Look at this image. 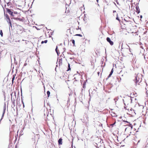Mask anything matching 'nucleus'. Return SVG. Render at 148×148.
I'll return each instance as SVG.
<instances>
[{
	"mask_svg": "<svg viewBox=\"0 0 148 148\" xmlns=\"http://www.w3.org/2000/svg\"><path fill=\"white\" fill-rule=\"evenodd\" d=\"M129 23V24H131V21H128V22Z\"/></svg>",
	"mask_w": 148,
	"mask_h": 148,
	"instance_id": "7c9ffc66",
	"label": "nucleus"
},
{
	"mask_svg": "<svg viewBox=\"0 0 148 148\" xmlns=\"http://www.w3.org/2000/svg\"><path fill=\"white\" fill-rule=\"evenodd\" d=\"M129 103H130V99H129Z\"/></svg>",
	"mask_w": 148,
	"mask_h": 148,
	"instance_id": "72a5a7b5",
	"label": "nucleus"
},
{
	"mask_svg": "<svg viewBox=\"0 0 148 148\" xmlns=\"http://www.w3.org/2000/svg\"><path fill=\"white\" fill-rule=\"evenodd\" d=\"M113 69H112L110 73V74H109L108 76V77H110L111 75H112V73H113Z\"/></svg>",
	"mask_w": 148,
	"mask_h": 148,
	"instance_id": "2eb2a0df",
	"label": "nucleus"
},
{
	"mask_svg": "<svg viewBox=\"0 0 148 148\" xmlns=\"http://www.w3.org/2000/svg\"><path fill=\"white\" fill-rule=\"evenodd\" d=\"M23 134V130H21L20 132V136H21Z\"/></svg>",
	"mask_w": 148,
	"mask_h": 148,
	"instance_id": "dca6fc26",
	"label": "nucleus"
},
{
	"mask_svg": "<svg viewBox=\"0 0 148 148\" xmlns=\"http://www.w3.org/2000/svg\"><path fill=\"white\" fill-rule=\"evenodd\" d=\"M130 95V96L133 98L134 97H136L137 96V93L135 92H132Z\"/></svg>",
	"mask_w": 148,
	"mask_h": 148,
	"instance_id": "6e6552de",
	"label": "nucleus"
},
{
	"mask_svg": "<svg viewBox=\"0 0 148 148\" xmlns=\"http://www.w3.org/2000/svg\"><path fill=\"white\" fill-rule=\"evenodd\" d=\"M129 127H126L125 130V132L127 134H128L129 135L131 134L133 135L132 133L131 130H132V126L131 124L129 123Z\"/></svg>",
	"mask_w": 148,
	"mask_h": 148,
	"instance_id": "f257e3e1",
	"label": "nucleus"
},
{
	"mask_svg": "<svg viewBox=\"0 0 148 148\" xmlns=\"http://www.w3.org/2000/svg\"><path fill=\"white\" fill-rule=\"evenodd\" d=\"M6 9L7 12L11 15V16H12L13 17L16 16V15L13 14V12L11 11L10 9L8 8H6Z\"/></svg>",
	"mask_w": 148,
	"mask_h": 148,
	"instance_id": "39448f33",
	"label": "nucleus"
},
{
	"mask_svg": "<svg viewBox=\"0 0 148 148\" xmlns=\"http://www.w3.org/2000/svg\"><path fill=\"white\" fill-rule=\"evenodd\" d=\"M62 58L60 59H59V64H62Z\"/></svg>",
	"mask_w": 148,
	"mask_h": 148,
	"instance_id": "4468645a",
	"label": "nucleus"
},
{
	"mask_svg": "<svg viewBox=\"0 0 148 148\" xmlns=\"http://www.w3.org/2000/svg\"><path fill=\"white\" fill-rule=\"evenodd\" d=\"M71 41H72V43L73 44V46H75V41L74 40H71Z\"/></svg>",
	"mask_w": 148,
	"mask_h": 148,
	"instance_id": "6ab92c4d",
	"label": "nucleus"
},
{
	"mask_svg": "<svg viewBox=\"0 0 148 148\" xmlns=\"http://www.w3.org/2000/svg\"><path fill=\"white\" fill-rule=\"evenodd\" d=\"M47 42V40H45L44 41H42L41 42V43L42 44H43L44 42L45 43H46Z\"/></svg>",
	"mask_w": 148,
	"mask_h": 148,
	"instance_id": "a211bd4d",
	"label": "nucleus"
},
{
	"mask_svg": "<svg viewBox=\"0 0 148 148\" xmlns=\"http://www.w3.org/2000/svg\"><path fill=\"white\" fill-rule=\"evenodd\" d=\"M57 49H58V47L57 46L56 48V49L55 50H56V52L57 53V54H58V52Z\"/></svg>",
	"mask_w": 148,
	"mask_h": 148,
	"instance_id": "393cba45",
	"label": "nucleus"
},
{
	"mask_svg": "<svg viewBox=\"0 0 148 148\" xmlns=\"http://www.w3.org/2000/svg\"><path fill=\"white\" fill-rule=\"evenodd\" d=\"M5 19H6V20L7 21L9 24L10 26V27H12V23H11V20L8 15L7 14H5Z\"/></svg>",
	"mask_w": 148,
	"mask_h": 148,
	"instance_id": "7ed1b4c3",
	"label": "nucleus"
},
{
	"mask_svg": "<svg viewBox=\"0 0 148 148\" xmlns=\"http://www.w3.org/2000/svg\"><path fill=\"white\" fill-rule=\"evenodd\" d=\"M0 34L1 35L2 37L3 36V32L1 30L0 32Z\"/></svg>",
	"mask_w": 148,
	"mask_h": 148,
	"instance_id": "b1692460",
	"label": "nucleus"
},
{
	"mask_svg": "<svg viewBox=\"0 0 148 148\" xmlns=\"http://www.w3.org/2000/svg\"><path fill=\"white\" fill-rule=\"evenodd\" d=\"M16 30L17 33L19 34H21L25 32V29H23L22 27L20 25H17Z\"/></svg>",
	"mask_w": 148,
	"mask_h": 148,
	"instance_id": "f03ea898",
	"label": "nucleus"
},
{
	"mask_svg": "<svg viewBox=\"0 0 148 148\" xmlns=\"http://www.w3.org/2000/svg\"><path fill=\"white\" fill-rule=\"evenodd\" d=\"M79 25V22L78 21H77L75 22L73 24V27L74 29H75L77 30L80 29V31H81V28H79L78 25Z\"/></svg>",
	"mask_w": 148,
	"mask_h": 148,
	"instance_id": "20e7f679",
	"label": "nucleus"
},
{
	"mask_svg": "<svg viewBox=\"0 0 148 148\" xmlns=\"http://www.w3.org/2000/svg\"><path fill=\"white\" fill-rule=\"evenodd\" d=\"M18 131H19V130H18V132H17V133H18Z\"/></svg>",
	"mask_w": 148,
	"mask_h": 148,
	"instance_id": "c9c22d12",
	"label": "nucleus"
},
{
	"mask_svg": "<svg viewBox=\"0 0 148 148\" xmlns=\"http://www.w3.org/2000/svg\"><path fill=\"white\" fill-rule=\"evenodd\" d=\"M136 80L135 82L136 84V83L138 82V81L137 80V78L136 77H135L134 80Z\"/></svg>",
	"mask_w": 148,
	"mask_h": 148,
	"instance_id": "5701e85b",
	"label": "nucleus"
},
{
	"mask_svg": "<svg viewBox=\"0 0 148 148\" xmlns=\"http://www.w3.org/2000/svg\"><path fill=\"white\" fill-rule=\"evenodd\" d=\"M115 122L114 123V124H112V125H114L115 123Z\"/></svg>",
	"mask_w": 148,
	"mask_h": 148,
	"instance_id": "f704fd0d",
	"label": "nucleus"
},
{
	"mask_svg": "<svg viewBox=\"0 0 148 148\" xmlns=\"http://www.w3.org/2000/svg\"><path fill=\"white\" fill-rule=\"evenodd\" d=\"M113 13L114 14L115 13L116 14V15L117 16V17L116 18V20L119 21V18H118V14H116V11L115 10H113Z\"/></svg>",
	"mask_w": 148,
	"mask_h": 148,
	"instance_id": "ddd939ff",
	"label": "nucleus"
},
{
	"mask_svg": "<svg viewBox=\"0 0 148 148\" xmlns=\"http://www.w3.org/2000/svg\"><path fill=\"white\" fill-rule=\"evenodd\" d=\"M75 82V81L74 82V83Z\"/></svg>",
	"mask_w": 148,
	"mask_h": 148,
	"instance_id": "e433bc0d",
	"label": "nucleus"
},
{
	"mask_svg": "<svg viewBox=\"0 0 148 148\" xmlns=\"http://www.w3.org/2000/svg\"><path fill=\"white\" fill-rule=\"evenodd\" d=\"M68 69L67 70V71H69V70H70L71 69L70 68V64L69 63L68 64Z\"/></svg>",
	"mask_w": 148,
	"mask_h": 148,
	"instance_id": "412c9836",
	"label": "nucleus"
},
{
	"mask_svg": "<svg viewBox=\"0 0 148 148\" xmlns=\"http://www.w3.org/2000/svg\"><path fill=\"white\" fill-rule=\"evenodd\" d=\"M19 17H18V16H16L15 17H13V18L14 19L17 20V21H23V19L22 18H21Z\"/></svg>",
	"mask_w": 148,
	"mask_h": 148,
	"instance_id": "423d86ee",
	"label": "nucleus"
},
{
	"mask_svg": "<svg viewBox=\"0 0 148 148\" xmlns=\"http://www.w3.org/2000/svg\"><path fill=\"white\" fill-rule=\"evenodd\" d=\"M97 0V2H98L99 0Z\"/></svg>",
	"mask_w": 148,
	"mask_h": 148,
	"instance_id": "473e14b6",
	"label": "nucleus"
},
{
	"mask_svg": "<svg viewBox=\"0 0 148 148\" xmlns=\"http://www.w3.org/2000/svg\"><path fill=\"white\" fill-rule=\"evenodd\" d=\"M16 76V74L14 75H13V77L12 78V84H13L14 82V80L15 78V76Z\"/></svg>",
	"mask_w": 148,
	"mask_h": 148,
	"instance_id": "f3484780",
	"label": "nucleus"
},
{
	"mask_svg": "<svg viewBox=\"0 0 148 148\" xmlns=\"http://www.w3.org/2000/svg\"><path fill=\"white\" fill-rule=\"evenodd\" d=\"M50 92L49 91H48L47 92V94L48 95V97H49V96L50 95Z\"/></svg>",
	"mask_w": 148,
	"mask_h": 148,
	"instance_id": "aec40b11",
	"label": "nucleus"
},
{
	"mask_svg": "<svg viewBox=\"0 0 148 148\" xmlns=\"http://www.w3.org/2000/svg\"><path fill=\"white\" fill-rule=\"evenodd\" d=\"M127 100H125V101H124V103L125 104H127V105L128 104V103H127Z\"/></svg>",
	"mask_w": 148,
	"mask_h": 148,
	"instance_id": "a878e982",
	"label": "nucleus"
},
{
	"mask_svg": "<svg viewBox=\"0 0 148 148\" xmlns=\"http://www.w3.org/2000/svg\"><path fill=\"white\" fill-rule=\"evenodd\" d=\"M13 14L17 16H18V17H20L21 16L20 13H18L16 11H14L13 12Z\"/></svg>",
	"mask_w": 148,
	"mask_h": 148,
	"instance_id": "1a4fd4ad",
	"label": "nucleus"
},
{
	"mask_svg": "<svg viewBox=\"0 0 148 148\" xmlns=\"http://www.w3.org/2000/svg\"><path fill=\"white\" fill-rule=\"evenodd\" d=\"M140 18H142V15H140Z\"/></svg>",
	"mask_w": 148,
	"mask_h": 148,
	"instance_id": "2f4dec72",
	"label": "nucleus"
},
{
	"mask_svg": "<svg viewBox=\"0 0 148 148\" xmlns=\"http://www.w3.org/2000/svg\"><path fill=\"white\" fill-rule=\"evenodd\" d=\"M5 106H4V108H3V109L2 117H3L4 116V113L5 112Z\"/></svg>",
	"mask_w": 148,
	"mask_h": 148,
	"instance_id": "f8f14e48",
	"label": "nucleus"
},
{
	"mask_svg": "<svg viewBox=\"0 0 148 148\" xmlns=\"http://www.w3.org/2000/svg\"><path fill=\"white\" fill-rule=\"evenodd\" d=\"M106 40L107 41L110 43V44L111 45H113V42L110 40V38L109 37H107L106 38Z\"/></svg>",
	"mask_w": 148,
	"mask_h": 148,
	"instance_id": "0eeeda50",
	"label": "nucleus"
},
{
	"mask_svg": "<svg viewBox=\"0 0 148 148\" xmlns=\"http://www.w3.org/2000/svg\"><path fill=\"white\" fill-rule=\"evenodd\" d=\"M75 36H80V37H82V35L81 34H76L75 35Z\"/></svg>",
	"mask_w": 148,
	"mask_h": 148,
	"instance_id": "4be33fe9",
	"label": "nucleus"
},
{
	"mask_svg": "<svg viewBox=\"0 0 148 148\" xmlns=\"http://www.w3.org/2000/svg\"><path fill=\"white\" fill-rule=\"evenodd\" d=\"M59 21L60 22H62V20L61 19H60V20H59Z\"/></svg>",
	"mask_w": 148,
	"mask_h": 148,
	"instance_id": "c85d7f7f",
	"label": "nucleus"
},
{
	"mask_svg": "<svg viewBox=\"0 0 148 148\" xmlns=\"http://www.w3.org/2000/svg\"><path fill=\"white\" fill-rule=\"evenodd\" d=\"M134 36H138V34L136 32L134 33Z\"/></svg>",
	"mask_w": 148,
	"mask_h": 148,
	"instance_id": "bb28decb",
	"label": "nucleus"
},
{
	"mask_svg": "<svg viewBox=\"0 0 148 148\" xmlns=\"http://www.w3.org/2000/svg\"><path fill=\"white\" fill-rule=\"evenodd\" d=\"M27 65V63H25V64H24V66H26Z\"/></svg>",
	"mask_w": 148,
	"mask_h": 148,
	"instance_id": "cd10ccee",
	"label": "nucleus"
},
{
	"mask_svg": "<svg viewBox=\"0 0 148 148\" xmlns=\"http://www.w3.org/2000/svg\"><path fill=\"white\" fill-rule=\"evenodd\" d=\"M136 8V12H137L138 14L140 12V10L139 9V7L138 6H136L135 7Z\"/></svg>",
	"mask_w": 148,
	"mask_h": 148,
	"instance_id": "9d476101",
	"label": "nucleus"
},
{
	"mask_svg": "<svg viewBox=\"0 0 148 148\" xmlns=\"http://www.w3.org/2000/svg\"><path fill=\"white\" fill-rule=\"evenodd\" d=\"M85 86L84 84L83 86V88H85Z\"/></svg>",
	"mask_w": 148,
	"mask_h": 148,
	"instance_id": "c756f323",
	"label": "nucleus"
},
{
	"mask_svg": "<svg viewBox=\"0 0 148 148\" xmlns=\"http://www.w3.org/2000/svg\"><path fill=\"white\" fill-rule=\"evenodd\" d=\"M62 139L61 138H60L58 140V144L59 145H62Z\"/></svg>",
	"mask_w": 148,
	"mask_h": 148,
	"instance_id": "9b49d317",
	"label": "nucleus"
}]
</instances>
